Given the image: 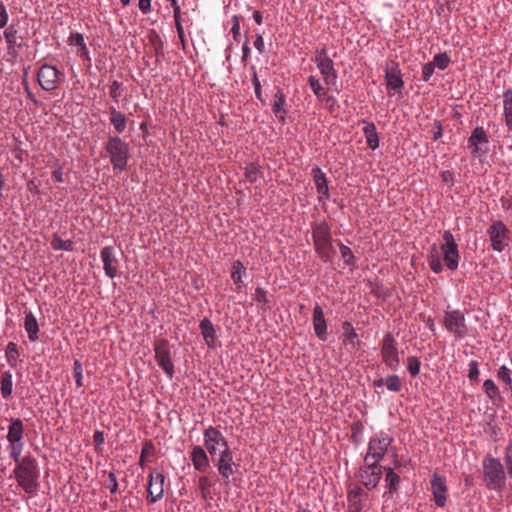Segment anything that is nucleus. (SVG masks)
<instances>
[{
	"mask_svg": "<svg viewBox=\"0 0 512 512\" xmlns=\"http://www.w3.org/2000/svg\"><path fill=\"white\" fill-rule=\"evenodd\" d=\"M13 461L16 463L13 474L17 484L25 493L31 496L35 495L40 485V468L37 460L30 455H26L24 457L18 456V460Z\"/></svg>",
	"mask_w": 512,
	"mask_h": 512,
	"instance_id": "f257e3e1",
	"label": "nucleus"
},
{
	"mask_svg": "<svg viewBox=\"0 0 512 512\" xmlns=\"http://www.w3.org/2000/svg\"><path fill=\"white\" fill-rule=\"evenodd\" d=\"M314 249L324 262H331L335 253L332 245L331 227L325 220L311 223Z\"/></svg>",
	"mask_w": 512,
	"mask_h": 512,
	"instance_id": "f03ea898",
	"label": "nucleus"
},
{
	"mask_svg": "<svg viewBox=\"0 0 512 512\" xmlns=\"http://www.w3.org/2000/svg\"><path fill=\"white\" fill-rule=\"evenodd\" d=\"M483 482L488 490L503 492L507 473L499 458L487 455L482 460Z\"/></svg>",
	"mask_w": 512,
	"mask_h": 512,
	"instance_id": "7ed1b4c3",
	"label": "nucleus"
},
{
	"mask_svg": "<svg viewBox=\"0 0 512 512\" xmlns=\"http://www.w3.org/2000/svg\"><path fill=\"white\" fill-rule=\"evenodd\" d=\"M104 149L106 156L115 171L123 172L127 169L130 159V145L118 135H109Z\"/></svg>",
	"mask_w": 512,
	"mask_h": 512,
	"instance_id": "20e7f679",
	"label": "nucleus"
},
{
	"mask_svg": "<svg viewBox=\"0 0 512 512\" xmlns=\"http://www.w3.org/2000/svg\"><path fill=\"white\" fill-rule=\"evenodd\" d=\"M393 442V437L384 431L374 434L368 442L364 461L380 463Z\"/></svg>",
	"mask_w": 512,
	"mask_h": 512,
	"instance_id": "39448f33",
	"label": "nucleus"
},
{
	"mask_svg": "<svg viewBox=\"0 0 512 512\" xmlns=\"http://www.w3.org/2000/svg\"><path fill=\"white\" fill-rule=\"evenodd\" d=\"M9 443V456L12 460H18L24 448V424L20 418H11L6 435Z\"/></svg>",
	"mask_w": 512,
	"mask_h": 512,
	"instance_id": "423d86ee",
	"label": "nucleus"
},
{
	"mask_svg": "<svg viewBox=\"0 0 512 512\" xmlns=\"http://www.w3.org/2000/svg\"><path fill=\"white\" fill-rule=\"evenodd\" d=\"M493 251L501 253L508 246L510 230L502 220H495L486 231Z\"/></svg>",
	"mask_w": 512,
	"mask_h": 512,
	"instance_id": "0eeeda50",
	"label": "nucleus"
},
{
	"mask_svg": "<svg viewBox=\"0 0 512 512\" xmlns=\"http://www.w3.org/2000/svg\"><path fill=\"white\" fill-rule=\"evenodd\" d=\"M381 358L387 368L397 371L400 367L398 343L391 333H386L382 339Z\"/></svg>",
	"mask_w": 512,
	"mask_h": 512,
	"instance_id": "6e6552de",
	"label": "nucleus"
},
{
	"mask_svg": "<svg viewBox=\"0 0 512 512\" xmlns=\"http://www.w3.org/2000/svg\"><path fill=\"white\" fill-rule=\"evenodd\" d=\"M384 467L377 462L364 461L358 470L357 477L368 490H373L382 478Z\"/></svg>",
	"mask_w": 512,
	"mask_h": 512,
	"instance_id": "1a4fd4ad",
	"label": "nucleus"
},
{
	"mask_svg": "<svg viewBox=\"0 0 512 512\" xmlns=\"http://www.w3.org/2000/svg\"><path fill=\"white\" fill-rule=\"evenodd\" d=\"M443 244H441V251L443 253V260L446 267L455 271L458 268L460 255L458 245L450 230H445L442 235Z\"/></svg>",
	"mask_w": 512,
	"mask_h": 512,
	"instance_id": "9d476101",
	"label": "nucleus"
},
{
	"mask_svg": "<svg viewBox=\"0 0 512 512\" xmlns=\"http://www.w3.org/2000/svg\"><path fill=\"white\" fill-rule=\"evenodd\" d=\"M63 79L64 74L49 64H43L37 73V81L40 87L49 92L56 90Z\"/></svg>",
	"mask_w": 512,
	"mask_h": 512,
	"instance_id": "9b49d317",
	"label": "nucleus"
},
{
	"mask_svg": "<svg viewBox=\"0 0 512 512\" xmlns=\"http://www.w3.org/2000/svg\"><path fill=\"white\" fill-rule=\"evenodd\" d=\"M155 360L158 366L169 378L174 375V364L171 360L170 346L166 339H159L154 343Z\"/></svg>",
	"mask_w": 512,
	"mask_h": 512,
	"instance_id": "f8f14e48",
	"label": "nucleus"
},
{
	"mask_svg": "<svg viewBox=\"0 0 512 512\" xmlns=\"http://www.w3.org/2000/svg\"><path fill=\"white\" fill-rule=\"evenodd\" d=\"M444 326L458 340L463 339L467 335L465 316L460 310L446 311Z\"/></svg>",
	"mask_w": 512,
	"mask_h": 512,
	"instance_id": "ddd939ff",
	"label": "nucleus"
},
{
	"mask_svg": "<svg viewBox=\"0 0 512 512\" xmlns=\"http://www.w3.org/2000/svg\"><path fill=\"white\" fill-rule=\"evenodd\" d=\"M204 449L211 456H214L219 447L225 449L228 447V441L220 431L219 427L208 426L203 431Z\"/></svg>",
	"mask_w": 512,
	"mask_h": 512,
	"instance_id": "4468645a",
	"label": "nucleus"
},
{
	"mask_svg": "<svg viewBox=\"0 0 512 512\" xmlns=\"http://www.w3.org/2000/svg\"><path fill=\"white\" fill-rule=\"evenodd\" d=\"M489 139L483 127L477 126L468 138V148L471 149V155L475 158L480 157L488 152L487 146Z\"/></svg>",
	"mask_w": 512,
	"mask_h": 512,
	"instance_id": "2eb2a0df",
	"label": "nucleus"
},
{
	"mask_svg": "<svg viewBox=\"0 0 512 512\" xmlns=\"http://www.w3.org/2000/svg\"><path fill=\"white\" fill-rule=\"evenodd\" d=\"M430 491L433 495L435 505L439 508L445 507L448 487L445 478L437 472L433 473L431 476Z\"/></svg>",
	"mask_w": 512,
	"mask_h": 512,
	"instance_id": "dca6fc26",
	"label": "nucleus"
},
{
	"mask_svg": "<svg viewBox=\"0 0 512 512\" xmlns=\"http://www.w3.org/2000/svg\"><path fill=\"white\" fill-rule=\"evenodd\" d=\"M368 494L357 484H351L347 489V512H361Z\"/></svg>",
	"mask_w": 512,
	"mask_h": 512,
	"instance_id": "f3484780",
	"label": "nucleus"
},
{
	"mask_svg": "<svg viewBox=\"0 0 512 512\" xmlns=\"http://www.w3.org/2000/svg\"><path fill=\"white\" fill-rule=\"evenodd\" d=\"M164 482L165 476L163 473L155 472L154 470L150 472L147 489V499L150 503H156L163 498Z\"/></svg>",
	"mask_w": 512,
	"mask_h": 512,
	"instance_id": "a211bd4d",
	"label": "nucleus"
},
{
	"mask_svg": "<svg viewBox=\"0 0 512 512\" xmlns=\"http://www.w3.org/2000/svg\"><path fill=\"white\" fill-rule=\"evenodd\" d=\"M385 80L388 90L399 91L404 82L399 64L394 60H388L385 65Z\"/></svg>",
	"mask_w": 512,
	"mask_h": 512,
	"instance_id": "6ab92c4d",
	"label": "nucleus"
},
{
	"mask_svg": "<svg viewBox=\"0 0 512 512\" xmlns=\"http://www.w3.org/2000/svg\"><path fill=\"white\" fill-rule=\"evenodd\" d=\"M215 466L217 467L219 475L224 480H228L234 474L236 464L234 463L233 452L229 446L220 452Z\"/></svg>",
	"mask_w": 512,
	"mask_h": 512,
	"instance_id": "aec40b11",
	"label": "nucleus"
},
{
	"mask_svg": "<svg viewBox=\"0 0 512 512\" xmlns=\"http://www.w3.org/2000/svg\"><path fill=\"white\" fill-rule=\"evenodd\" d=\"M100 257L103 262L105 275L114 279L118 274L119 260L116 257L112 246H105L100 251Z\"/></svg>",
	"mask_w": 512,
	"mask_h": 512,
	"instance_id": "412c9836",
	"label": "nucleus"
},
{
	"mask_svg": "<svg viewBox=\"0 0 512 512\" xmlns=\"http://www.w3.org/2000/svg\"><path fill=\"white\" fill-rule=\"evenodd\" d=\"M6 44L7 53L16 58L19 49L23 47V37L19 35V31L14 24L9 25L3 32Z\"/></svg>",
	"mask_w": 512,
	"mask_h": 512,
	"instance_id": "4be33fe9",
	"label": "nucleus"
},
{
	"mask_svg": "<svg viewBox=\"0 0 512 512\" xmlns=\"http://www.w3.org/2000/svg\"><path fill=\"white\" fill-rule=\"evenodd\" d=\"M315 64L323 77L324 83L327 86L334 88L336 91H339V89L337 88L338 73L334 67L333 60H319V62H315Z\"/></svg>",
	"mask_w": 512,
	"mask_h": 512,
	"instance_id": "5701e85b",
	"label": "nucleus"
},
{
	"mask_svg": "<svg viewBox=\"0 0 512 512\" xmlns=\"http://www.w3.org/2000/svg\"><path fill=\"white\" fill-rule=\"evenodd\" d=\"M190 459L194 469L200 473H205L210 469V460L207 451L200 445L192 447Z\"/></svg>",
	"mask_w": 512,
	"mask_h": 512,
	"instance_id": "b1692460",
	"label": "nucleus"
},
{
	"mask_svg": "<svg viewBox=\"0 0 512 512\" xmlns=\"http://www.w3.org/2000/svg\"><path fill=\"white\" fill-rule=\"evenodd\" d=\"M312 324L315 335L319 340L326 341L328 339L327 322L323 308L319 304H316L313 308Z\"/></svg>",
	"mask_w": 512,
	"mask_h": 512,
	"instance_id": "393cba45",
	"label": "nucleus"
},
{
	"mask_svg": "<svg viewBox=\"0 0 512 512\" xmlns=\"http://www.w3.org/2000/svg\"><path fill=\"white\" fill-rule=\"evenodd\" d=\"M312 177L313 181L316 187V191L318 193V198L320 201L324 199H329L330 193H329V187H328V181L325 173L322 171V169L318 166L314 167L312 169Z\"/></svg>",
	"mask_w": 512,
	"mask_h": 512,
	"instance_id": "a878e982",
	"label": "nucleus"
},
{
	"mask_svg": "<svg viewBox=\"0 0 512 512\" xmlns=\"http://www.w3.org/2000/svg\"><path fill=\"white\" fill-rule=\"evenodd\" d=\"M272 112L276 116V118L281 123H285V118L287 114L286 109V97L283 93V91L278 88L275 95H274V101L272 104Z\"/></svg>",
	"mask_w": 512,
	"mask_h": 512,
	"instance_id": "bb28decb",
	"label": "nucleus"
},
{
	"mask_svg": "<svg viewBox=\"0 0 512 512\" xmlns=\"http://www.w3.org/2000/svg\"><path fill=\"white\" fill-rule=\"evenodd\" d=\"M199 328L207 346L209 348H214L217 336L216 330L211 320L208 317H204L199 323Z\"/></svg>",
	"mask_w": 512,
	"mask_h": 512,
	"instance_id": "cd10ccee",
	"label": "nucleus"
},
{
	"mask_svg": "<svg viewBox=\"0 0 512 512\" xmlns=\"http://www.w3.org/2000/svg\"><path fill=\"white\" fill-rule=\"evenodd\" d=\"M342 341L345 346H350L351 349H356L360 344L358 334L356 333L353 325L349 321L342 323Z\"/></svg>",
	"mask_w": 512,
	"mask_h": 512,
	"instance_id": "c85d7f7f",
	"label": "nucleus"
},
{
	"mask_svg": "<svg viewBox=\"0 0 512 512\" xmlns=\"http://www.w3.org/2000/svg\"><path fill=\"white\" fill-rule=\"evenodd\" d=\"M24 329L31 342H36L39 339V324L31 311L25 312Z\"/></svg>",
	"mask_w": 512,
	"mask_h": 512,
	"instance_id": "c756f323",
	"label": "nucleus"
},
{
	"mask_svg": "<svg viewBox=\"0 0 512 512\" xmlns=\"http://www.w3.org/2000/svg\"><path fill=\"white\" fill-rule=\"evenodd\" d=\"M362 123L364 124L363 134L368 147L371 150H376L379 147V136L375 124L366 120H362Z\"/></svg>",
	"mask_w": 512,
	"mask_h": 512,
	"instance_id": "7c9ffc66",
	"label": "nucleus"
},
{
	"mask_svg": "<svg viewBox=\"0 0 512 512\" xmlns=\"http://www.w3.org/2000/svg\"><path fill=\"white\" fill-rule=\"evenodd\" d=\"M109 120L117 133L121 134L125 131L127 118L124 113L118 111L113 106L109 109Z\"/></svg>",
	"mask_w": 512,
	"mask_h": 512,
	"instance_id": "2f4dec72",
	"label": "nucleus"
},
{
	"mask_svg": "<svg viewBox=\"0 0 512 512\" xmlns=\"http://www.w3.org/2000/svg\"><path fill=\"white\" fill-rule=\"evenodd\" d=\"M246 275V268L240 260H235L231 266V279L240 291L244 287L243 277Z\"/></svg>",
	"mask_w": 512,
	"mask_h": 512,
	"instance_id": "473e14b6",
	"label": "nucleus"
},
{
	"mask_svg": "<svg viewBox=\"0 0 512 512\" xmlns=\"http://www.w3.org/2000/svg\"><path fill=\"white\" fill-rule=\"evenodd\" d=\"M503 116L508 131H512V89L503 93Z\"/></svg>",
	"mask_w": 512,
	"mask_h": 512,
	"instance_id": "72a5a7b5",
	"label": "nucleus"
},
{
	"mask_svg": "<svg viewBox=\"0 0 512 512\" xmlns=\"http://www.w3.org/2000/svg\"><path fill=\"white\" fill-rule=\"evenodd\" d=\"M0 393L4 399H9L13 393V375L10 370L4 371L0 378Z\"/></svg>",
	"mask_w": 512,
	"mask_h": 512,
	"instance_id": "f704fd0d",
	"label": "nucleus"
},
{
	"mask_svg": "<svg viewBox=\"0 0 512 512\" xmlns=\"http://www.w3.org/2000/svg\"><path fill=\"white\" fill-rule=\"evenodd\" d=\"M385 472V482L387 484V489L389 494L393 495L399 488L400 485V476L394 472V469L391 467H384Z\"/></svg>",
	"mask_w": 512,
	"mask_h": 512,
	"instance_id": "c9c22d12",
	"label": "nucleus"
},
{
	"mask_svg": "<svg viewBox=\"0 0 512 512\" xmlns=\"http://www.w3.org/2000/svg\"><path fill=\"white\" fill-rule=\"evenodd\" d=\"M428 264L430 269L439 274L443 271V265L436 245H433L428 255Z\"/></svg>",
	"mask_w": 512,
	"mask_h": 512,
	"instance_id": "e433bc0d",
	"label": "nucleus"
},
{
	"mask_svg": "<svg viewBox=\"0 0 512 512\" xmlns=\"http://www.w3.org/2000/svg\"><path fill=\"white\" fill-rule=\"evenodd\" d=\"M497 379L505 385V389L512 391V371L506 365H501L497 370Z\"/></svg>",
	"mask_w": 512,
	"mask_h": 512,
	"instance_id": "4c0bfd02",
	"label": "nucleus"
},
{
	"mask_svg": "<svg viewBox=\"0 0 512 512\" xmlns=\"http://www.w3.org/2000/svg\"><path fill=\"white\" fill-rule=\"evenodd\" d=\"M245 178L249 183H256L262 177V169L256 163H249L245 168Z\"/></svg>",
	"mask_w": 512,
	"mask_h": 512,
	"instance_id": "58836bf2",
	"label": "nucleus"
},
{
	"mask_svg": "<svg viewBox=\"0 0 512 512\" xmlns=\"http://www.w3.org/2000/svg\"><path fill=\"white\" fill-rule=\"evenodd\" d=\"M309 87L311 88L313 94L316 96L318 100H322L324 98V95L326 94V90L323 87L320 79L316 77L315 75H310L307 78Z\"/></svg>",
	"mask_w": 512,
	"mask_h": 512,
	"instance_id": "ea45409f",
	"label": "nucleus"
},
{
	"mask_svg": "<svg viewBox=\"0 0 512 512\" xmlns=\"http://www.w3.org/2000/svg\"><path fill=\"white\" fill-rule=\"evenodd\" d=\"M74 243L72 240H63L58 234H54L51 239V247L56 250L72 251Z\"/></svg>",
	"mask_w": 512,
	"mask_h": 512,
	"instance_id": "a19ab883",
	"label": "nucleus"
},
{
	"mask_svg": "<svg viewBox=\"0 0 512 512\" xmlns=\"http://www.w3.org/2000/svg\"><path fill=\"white\" fill-rule=\"evenodd\" d=\"M483 390L490 400L495 401L497 399H501L500 390L492 379H487L484 381Z\"/></svg>",
	"mask_w": 512,
	"mask_h": 512,
	"instance_id": "79ce46f5",
	"label": "nucleus"
},
{
	"mask_svg": "<svg viewBox=\"0 0 512 512\" xmlns=\"http://www.w3.org/2000/svg\"><path fill=\"white\" fill-rule=\"evenodd\" d=\"M5 356L7 363L12 367L15 368L17 365V359L19 357V351L16 343L9 342L6 346L5 350Z\"/></svg>",
	"mask_w": 512,
	"mask_h": 512,
	"instance_id": "37998d69",
	"label": "nucleus"
},
{
	"mask_svg": "<svg viewBox=\"0 0 512 512\" xmlns=\"http://www.w3.org/2000/svg\"><path fill=\"white\" fill-rule=\"evenodd\" d=\"M212 485H213V483L207 476L203 475V476L199 477L198 488H199V490L201 492V496L204 500L212 499V496L210 493V489H211Z\"/></svg>",
	"mask_w": 512,
	"mask_h": 512,
	"instance_id": "c03bdc74",
	"label": "nucleus"
},
{
	"mask_svg": "<svg viewBox=\"0 0 512 512\" xmlns=\"http://www.w3.org/2000/svg\"><path fill=\"white\" fill-rule=\"evenodd\" d=\"M155 452L154 444L151 440H146L142 444L140 459H139V465L141 467H144L146 464V458L148 456L153 455Z\"/></svg>",
	"mask_w": 512,
	"mask_h": 512,
	"instance_id": "a18cd8bd",
	"label": "nucleus"
},
{
	"mask_svg": "<svg viewBox=\"0 0 512 512\" xmlns=\"http://www.w3.org/2000/svg\"><path fill=\"white\" fill-rule=\"evenodd\" d=\"M339 250L344 263L348 266H355L356 258L352 250L345 244L339 243Z\"/></svg>",
	"mask_w": 512,
	"mask_h": 512,
	"instance_id": "49530a36",
	"label": "nucleus"
},
{
	"mask_svg": "<svg viewBox=\"0 0 512 512\" xmlns=\"http://www.w3.org/2000/svg\"><path fill=\"white\" fill-rule=\"evenodd\" d=\"M450 62L451 58L446 52L434 55L433 61H431L433 66L435 68L437 67L440 70H445L449 66Z\"/></svg>",
	"mask_w": 512,
	"mask_h": 512,
	"instance_id": "de8ad7c7",
	"label": "nucleus"
},
{
	"mask_svg": "<svg viewBox=\"0 0 512 512\" xmlns=\"http://www.w3.org/2000/svg\"><path fill=\"white\" fill-rule=\"evenodd\" d=\"M385 386L391 392H399L402 389V381L396 374L389 375L385 378Z\"/></svg>",
	"mask_w": 512,
	"mask_h": 512,
	"instance_id": "09e8293b",
	"label": "nucleus"
},
{
	"mask_svg": "<svg viewBox=\"0 0 512 512\" xmlns=\"http://www.w3.org/2000/svg\"><path fill=\"white\" fill-rule=\"evenodd\" d=\"M250 69L252 71V83L254 86L255 97L262 103H265V100H264L263 94H262V87H261V83H260V80L257 75L256 67L254 65H252L250 67Z\"/></svg>",
	"mask_w": 512,
	"mask_h": 512,
	"instance_id": "8fccbe9b",
	"label": "nucleus"
},
{
	"mask_svg": "<svg viewBox=\"0 0 512 512\" xmlns=\"http://www.w3.org/2000/svg\"><path fill=\"white\" fill-rule=\"evenodd\" d=\"M503 458L507 475L512 479V442L504 448Z\"/></svg>",
	"mask_w": 512,
	"mask_h": 512,
	"instance_id": "3c124183",
	"label": "nucleus"
},
{
	"mask_svg": "<svg viewBox=\"0 0 512 512\" xmlns=\"http://www.w3.org/2000/svg\"><path fill=\"white\" fill-rule=\"evenodd\" d=\"M420 360L416 356H409L407 358V369L412 377H415L420 372Z\"/></svg>",
	"mask_w": 512,
	"mask_h": 512,
	"instance_id": "603ef678",
	"label": "nucleus"
},
{
	"mask_svg": "<svg viewBox=\"0 0 512 512\" xmlns=\"http://www.w3.org/2000/svg\"><path fill=\"white\" fill-rule=\"evenodd\" d=\"M73 376L76 386L78 388L83 386V367L79 360H74L73 363Z\"/></svg>",
	"mask_w": 512,
	"mask_h": 512,
	"instance_id": "864d4df0",
	"label": "nucleus"
},
{
	"mask_svg": "<svg viewBox=\"0 0 512 512\" xmlns=\"http://www.w3.org/2000/svg\"><path fill=\"white\" fill-rule=\"evenodd\" d=\"M468 378L473 383L479 382V365L476 360H471L468 364Z\"/></svg>",
	"mask_w": 512,
	"mask_h": 512,
	"instance_id": "5fc2aeb1",
	"label": "nucleus"
},
{
	"mask_svg": "<svg viewBox=\"0 0 512 512\" xmlns=\"http://www.w3.org/2000/svg\"><path fill=\"white\" fill-rule=\"evenodd\" d=\"M122 92H123L122 83L117 80L112 81V83L110 85L109 94H110V97L114 100V102H116V103L119 102V99L122 96Z\"/></svg>",
	"mask_w": 512,
	"mask_h": 512,
	"instance_id": "6e6d98bb",
	"label": "nucleus"
},
{
	"mask_svg": "<svg viewBox=\"0 0 512 512\" xmlns=\"http://www.w3.org/2000/svg\"><path fill=\"white\" fill-rule=\"evenodd\" d=\"M68 44L73 45V46H78L79 48H81L86 43H85L83 34L78 33V32H71L68 37Z\"/></svg>",
	"mask_w": 512,
	"mask_h": 512,
	"instance_id": "4d7b16f0",
	"label": "nucleus"
},
{
	"mask_svg": "<svg viewBox=\"0 0 512 512\" xmlns=\"http://www.w3.org/2000/svg\"><path fill=\"white\" fill-rule=\"evenodd\" d=\"M320 102H323L325 104V107L328 109L329 112H334L338 107V101L333 95H324V98L322 100H319Z\"/></svg>",
	"mask_w": 512,
	"mask_h": 512,
	"instance_id": "13d9d810",
	"label": "nucleus"
},
{
	"mask_svg": "<svg viewBox=\"0 0 512 512\" xmlns=\"http://www.w3.org/2000/svg\"><path fill=\"white\" fill-rule=\"evenodd\" d=\"M253 300L258 303H267V291L261 287H257L252 295Z\"/></svg>",
	"mask_w": 512,
	"mask_h": 512,
	"instance_id": "bf43d9fd",
	"label": "nucleus"
},
{
	"mask_svg": "<svg viewBox=\"0 0 512 512\" xmlns=\"http://www.w3.org/2000/svg\"><path fill=\"white\" fill-rule=\"evenodd\" d=\"M435 67L431 62H428L423 65L422 67V79L425 82H429L431 79L433 73H434Z\"/></svg>",
	"mask_w": 512,
	"mask_h": 512,
	"instance_id": "052dcab7",
	"label": "nucleus"
},
{
	"mask_svg": "<svg viewBox=\"0 0 512 512\" xmlns=\"http://www.w3.org/2000/svg\"><path fill=\"white\" fill-rule=\"evenodd\" d=\"M108 480H109V484H108L107 488L109 489L110 493H112V494L117 493L118 489H119V485H118V481H117V478H116V475L114 472L108 473Z\"/></svg>",
	"mask_w": 512,
	"mask_h": 512,
	"instance_id": "680f3d73",
	"label": "nucleus"
},
{
	"mask_svg": "<svg viewBox=\"0 0 512 512\" xmlns=\"http://www.w3.org/2000/svg\"><path fill=\"white\" fill-rule=\"evenodd\" d=\"M105 442V434L103 431L95 430L93 433V443L96 450L100 449Z\"/></svg>",
	"mask_w": 512,
	"mask_h": 512,
	"instance_id": "e2e57ef3",
	"label": "nucleus"
},
{
	"mask_svg": "<svg viewBox=\"0 0 512 512\" xmlns=\"http://www.w3.org/2000/svg\"><path fill=\"white\" fill-rule=\"evenodd\" d=\"M326 59H332L331 57H329L328 55V50L325 46H323L321 49H318L314 55V57L312 58V61L315 63V62H319V60H326Z\"/></svg>",
	"mask_w": 512,
	"mask_h": 512,
	"instance_id": "0e129e2a",
	"label": "nucleus"
},
{
	"mask_svg": "<svg viewBox=\"0 0 512 512\" xmlns=\"http://www.w3.org/2000/svg\"><path fill=\"white\" fill-rule=\"evenodd\" d=\"M232 21H233V24H232V27H231V33L233 35V38L235 41L238 40V37L240 36V23H239V18L237 15H234L232 17Z\"/></svg>",
	"mask_w": 512,
	"mask_h": 512,
	"instance_id": "69168bd1",
	"label": "nucleus"
},
{
	"mask_svg": "<svg viewBox=\"0 0 512 512\" xmlns=\"http://www.w3.org/2000/svg\"><path fill=\"white\" fill-rule=\"evenodd\" d=\"M255 41H254V47L256 48V50L260 53V54H263L265 52V45H264V39H263V36L261 33L259 32H256V35H255Z\"/></svg>",
	"mask_w": 512,
	"mask_h": 512,
	"instance_id": "338daca9",
	"label": "nucleus"
},
{
	"mask_svg": "<svg viewBox=\"0 0 512 512\" xmlns=\"http://www.w3.org/2000/svg\"><path fill=\"white\" fill-rule=\"evenodd\" d=\"M52 178L57 183H62L63 180V169L61 166L57 165L54 170L52 171Z\"/></svg>",
	"mask_w": 512,
	"mask_h": 512,
	"instance_id": "774afa93",
	"label": "nucleus"
}]
</instances>
